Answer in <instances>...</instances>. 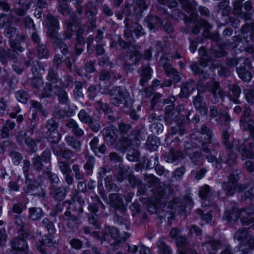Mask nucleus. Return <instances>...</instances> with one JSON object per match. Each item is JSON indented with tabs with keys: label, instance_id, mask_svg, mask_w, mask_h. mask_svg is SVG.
I'll return each mask as SVG.
<instances>
[{
	"label": "nucleus",
	"instance_id": "obj_47",
	"mask_svg": "<svg viewBox=\"0 0 254 254\" xmlns=\"http://www.w3.org/2000/svg\"><path fill=\"white\" fill-rule=\"evenodd\" d=\"M198 132L202 135H205L206 137L204 139H200V140H203L204 141H211L213 137L214 136V133L210 128L208 127L205 125H202L200 128L198 129Z\"/></svg>",
	"mask_w": 254,
	"mask_h": 254
},
{
	"label": "nucleus",
	"instance_id": "obj_21",
	"mask_svg": "<svg viewBox=\"0 0 254 254\" xmlns=\"http://www.w3.org/2000/svg\"><path fill=\"white\" fill-rule=\"evenodd\" d=\"M35 30L34 25L33 23V42L37 44V53L38 56L40 59L48 58L49 53L46 46L43 44H40V38L36 32H34Z\"/></svg>",
	"mask_w": 254,
	"mask_h": 254
},
{
	"label": "nucleus",
	"instance_id": "obj_1",
	"mask_svg": "<svg viewBox=\"0 0 254 254\" xmlns=\"http://www.w3.org/2000/svg\"><path fill=\"white\" fill-rule=\"evenodd\" d=\"M163 103L165 104H168L165 109L164 120L165 125L170 126L174 123L177 125H182L184 122V117L183 115H177L175 110V101L174 96L169 97L166 99H163Z\"/></svg>",
	"mask_w": 254,
	"mask_h": 254
},
{
	"label": "nucleus",
	"instance_id": "obj_13",
	"mask_svg": "<svg viewBox=\"0 0 254 254\" xmlns=\"http://www.w3.org/2000/svg\"><path fill=\"white\" fill-rule=\"evenodd\" d=\"M233 42L231 44V47L233 49H236L240 46L239 51L242 52L246 51L249 53H254V47L253 46L246 47L248 43V39L245 36L242 35H238L234 36L232 38Z\"/></svg>",
	"mask_w": 254,
	"mask_h": 254
},
{
	"label": "nucleus",
	"instance_id": "obj_44",
	"mask_svg": "<svg viewBox=\"0 0 254 254\" xmlns=\"http://www.w3.org/2000/svg\"><path fill=\"white\" fill-rule=\"evenodd\" d=\"M211 206L213 207V209H210L208 213L205 214H203V211L200 209H198L196 210V213L201 217L203 221L207 223L210 222L212 219V212L213 211L217 213H218L220 211V209L216 205L213 204V205Z\"/></svg>",
	"mask_w": 254,
	"mask_h": 254
},
{
	"label": "nucleus",
	"instance_id": "obj_5",
	"mask_svg": "<svg viewBox=\"0 0 254 254\" xmlns=\"http://www.w3.org/2000/svg\"><path fill=\"white\" fill-rule=\"evenodd\" d=\"M111 101L115 106H118L124 101L125 106L129 107L132 101L129 98V94L121 87H116L110 91Z\"/></svg>",
	"mask_w": 254,
	"mask_h": 254
},
{
	"label": "nucleus",
	"instance_id": "obj_8",
	"mask_svg": "<svg viewBox=\"0 0 254 254\" xmlns=\"http://www.w3.org/2000/svg\"><path fill=\"white\" fill-rule=\"evenodd\" d=\"M208 63V57H201L199 64L194 63L191 65V69L193 73L198 76L200 80H205L209 76L210 69H205Z\"/></svg>",
	"mask_w": 254,
	"mask_h": 254
},
{
	"label": "nucleus",
	"instance_id": "obj_29",
	"mask_svg": "<svg viewBox=\"0 0 254 254\" xmlns=\"http://www.w3.org/2000/svg\"><path fill=\"white\" fill-rule=\"evenodd\" d=\"M202 245L209 254H215L222 247L223 244L218 240L211 239L203 243Z\"/></svg>",
	"mask_w": 254,
	"mask_h": 254
},
{
	"label": "nucleus",
	"instance_id": "obj_17",
	"mask_svg": "<svg viewBox=\"0 0 254 254\" xmlns=\"http://www.w3.org/2000/svg\"><path fill=\"white\" fill-rule=\"evenodd\" d=\"M199 196L203 199L202 205L204 206H213V201L211 199L213 191L207 185L200 187L198 192Z\"/></svg>",
	"mask_w": 254,
	"mask_h": 254
},
{
	"label": "nucleus",
	"instance_id": "obj_42",
	"mask_svg": "<svg viewBox=\"0 0 254 254\" xmlns=\"http://www.w3.org/2000/svg\"><path fill=\"white\" fill-rule=\"evenodd\" d=\"M66 126L72 129L71 132L75 136L82 137L84 134L83 130L79 127L77 123L72 119L68 121Z\"/></svg>",
	"mask_w": 254,
	"mask_h": 254
},
{
	"label": "nucleus",
	"instance_id": "obj_57",
	"mask_svg": "<svg viewBox=\"0 0 254 254\" xmlns=\"http://www.w3.org/2000/svg\"><path fill=\"white\" fill-rule=\"evenodd\" d=\"M113 220L115 223L122 226H124L127 230L128 229V220L127 218L119 215L116 212H115Z\"/></svg>",
	"mask_w": 254,
	"mask_h": 254
},
{
	"label": "nucleus",
	"instance_id": "obj_30",
	"mask_svg": "<svg viewBox=\"0 0 254 254\" xmlns=\"http://www.w3.org/2000/svg\"><path fill=\"white\" fill-rule=\"evenodd\" d=\"M138 73L140 76V84L144 86L151 78L152 70L150 66H142L138 69Z\"/></svg>",
	"mask_w": 254,
	"mask_h": 254
},
{
	"label": "nucleus",
	"instance_id": "obj_45",
	"mask_svg": "<svg viewBox=\"0 0 254 254\" xmlns=\"http://www.w3.org/2000/svg\"><path fill=\"white\" fill-rule=\"evenodd\" d=\"M167 207L171 208L170 213H182L185 210V206L182 204L181 200L178 198H176L174 200L168 204Z\"/></svg>",
	"mask_w": 254,
	"mask_h": 254
},
{
	"label": "nucleus",
	"instance_id": "obj_60",
	"mask_svg": "<svg viewBox=\"0 0 254 254\" xmlns=\"http://www.w3.org/2000/svg\"><path fill=\"white\" fill-rule=\"evenodd\" d=\"M160 63L165 70L166 74H169L171 70H173L174 68L171 66L170 60L165 56H163L160 58Z\"/></svg>",
	"mask_w": 254,
	"mask_h": 254
},
{
	"label": "nucleus",
	"instance_id": "obj_6",
	"mask_svg": "<svg viewBox=\"0 0 254 254\" xmlns=\"http://www.w3.org/2000/svg\"><path fill=\"white\" fill-rule=\"evenodd\" d=\"M233 146L240 154L242 160L252 159L254 158L251 143L247 145L245 141L235 139L233 140Z\"/></svg>",
	"mask_w": 254,
	"mask_h": 254
},
{
	"label": "nucleus",
	"instance_id": "obj_18",
	"mask_svg": "<svg viewBox=\"0 0 254 254\" xmlns=\"http://www.w3.org/2000/svg\"><path fill=\"white\" fill-rule=\"evenodd\" d=\"M210 92L212 95L211 100L213 104L219 102L220 99L223 101L226 96L225 92L220 87V83L218 81H212V86L211 87Z\"/></svg>",
	"mask_w": 254,
	"mask_h": 254
},
{
	"label": "nucleus",
	"instance_id": "obj_3",
	"mask_svg": "<svg viewBox=\"0 0 254 254\" xmlns=\"http://www.w3.org/2000/svg\"><path fill=\"white\" fill-rule=\"evenodd\" d=\"M53 94L58 96L60 103L63 104H68L69 103V100L66 91L57 85L53 86L49 82L46 83L45 86L43 89L41 93L39 94V97L40 98H49Z\"/></svg>",
	"mask_w": 254,
	"mask_h": 254
},
{
	"label": "nucleus",
	"instance_id": "obj_24",
	"mask_svg": "<svg viewBox=\"0 0 254 254\" xmlns=\"http://www.w3.org/2000/svg\"><path fill=\"white\" fill-rule=\"evenodd\" d=\"M53 152L56 156H61L62 158L69 160L74 156V151L67 148H59L57 145L53 144L51 146Z\"/></svg>",
	"mask_w": 254,
	"mask_h": 254
},
{
	"label": "nucleus",
	"instance_id": "obj_54",
	"mask_svg": "<svg viewBox=\"0 0 254 254\" xmlns=\"http://www.w3.org/2000/svg\"><path fill=\"white\" fill-rule=\"evenodd\" d=\"M202 80H200L199 79V81H198L197 85V95H202L206 92L207 91H210V88L211 86H212V82H206L205 84L202 83Z\"/></svg>",
	"mask_w": 254,
	"mask_h": 254
},
{
	"label": "nucleus",
	"instance_id": "obj_11",
	"mask_svg": "<svg viewBox=\"0 0 254 254\" xmlns=\"http://www.w3.org/2000/svg\"><path fill=\"white\" fill-rule=\"evenodd\" d=\"M249 228H240L234 234V240L239 241L240 243L238 245L240 251L247 253L249 251V247L247 245L248 239L250 237V234Z\"/></svg>",
	"mask_w": 254,
	"mask_h": 254
},
{
	"label": "nucleus",
	"instance_id": "obj_7",
	"mask_svg": "<svg viewBox=\"0 0 254 254\" xmlns=\"http://www.w3.org/2000/svg\"><path fill=\"white\" fill-rule=\"evenodd\" d=\"M221 119L222 121L221 126L226 127L224 128L221 135L222 143L225 146V149L233 148V142L231 143L229 141L230 133L229 130V124L231 122V118L226 111H223L221 113Z\"/></svg>",
	"mask_w": 254,
	"mask_h": 254
},
{
	"label": "nucleus",
	"instance_id": "obj_59",
	"mask_svg": "<svg viewBox=\"0 0 254 254\" xmlns=\"http://www.w3.org/2000/svg\"><path fill=\"white\" fill-rule=\"evenodd\" d=\"M193 113V111L190 110L185 115H183L185 118L184 123H198L200 121L199 116L198 114H195L191 119L190 118L191 115Z\"/></svg>",
	"mask_w": 254,
	"mask_h": 254
},
{
	"label": "nucleus",
	"instance_id": "obj_34",
	"mask_svg": "<svg viewBox=\"0 0 254 254\" xmlns=\"http://www.w3.org/2000/svg\"><path fill=\"white\" fill-rule=\"evenodd\" d=\"M64 216L67 217V226L69 228H73L78 226L80 224L81 216L75 214H72L71 212L66 210L64 213Z\"/></svg>",
	"mask_w": 254,
	"mask_h": 254
},
{
	"label": "nucleus",
	"instance_id": "obj_49",
	"mask_svg": "<svg viewBox=\"0 0 254 254\" xmlns=\"http://www.w3.org/2000/svg\"><path fill=\"white\" fill-rule=\"evenodd\" d=\"M43 174L45 175V177L47 178L51 184L49 189L57 187L60 180L57 174L50 171H43Z\"/></svg>",
	"mask_w": 254,
	"mask_h": 254
},
{
	"label": "nucleus",
	"instance_id": "obj_12",
	"mask_svg": "<svg viewBox=\"0 0 254 254\" xmlns=\"http://www.w3.org/2000/svg\"><path fill=\"white\" fill-rule=\"evenodd\" d=\"M51 151L49 149H46L41 154V156L34 157L33 160V168L37 171L43 169L45 167V164L48 165L46 166L48 168L50 166Z\"/></svg>",
	"mask_w": 254,
	"mask_h": 254
},
{
	"label": "nucleus",
	"instance_id": "obj_14",
	"mask_svg": "<svg viewBox=\"0 0 254 254\" xmlns=\"http://www.w3.org/2000/svg\"><path fill=\"white\" fill-rule=\"evenodd\" d=\"M108 204L116 210L120 211L122 213H125L127 211L122 195L120 193H111L109 195Z\"/></svg>",
	"mask_w": 254,
	"mask_h": 254
},
{
	"label": "nucleus",
	"instance_id": "obj_9",
	"mask_svg": "<svg viewBox=\"0 0 254 254\" xmlns=\"http://www.w3.org/2000/svg\"><path fill=\"white\" fill-rule=\"evenodd\" d=\"M20 237L15 238L11 241V250L19 254H26L28 252V247L26 239L30 236L27 232L19 234Z\"/></svg>",
	"mask_w": 254,
	"mask_h": 254
},
{
	"label": "nucleus",
	"instance_id": "obj_19",
	"mask_svg": "<svg viewBox=\"0 0 254 254\" xmlns=\"http://www.w3.org/2000/svg\"><path fill=\"white\" fill-rule=\"evenodd\" d=\"M11 49L6 51L8 58L9 61H12L15 63L17 61L18 53L17 52H22L24 50V48L22 47L20 43L17 42L15 40H11L9 43Z\"/></svg>",
	"mask_w": 254,
	"mask_h": 254
},
{
	"label": "nucleus",
	"instance_id": "obj_64",
	"mask_svg": "<svg viewBox=\"0 0 254 254\" xmlns=\"http://www.w3.org/2000/svg\"><path fill=\"white\" fill-rule=\"evenodd\" d=\"M121 145L119 146V150L122 152H124L129 147L134 145L131 139L123 137L120 140Z\"/></svg>",
	"mask_w": 254,
	"mask_h": 254
},
{
	"label": "nucleus",
	"instance_id": "obj_25",
	"mask_svg": "<svg viewBox=\"0 0 254 254\" xmlns=\"http://www.w3.org/2000/svg\"><path fill=\"white\" fill-rule=\"evenodd\" d=\"M193 104L195 109L203 116L207 114L208 107L202 95H197L193 97Z\"/></svg>",
	"mask_w": 254,
	"mask_h": 254
},
{
	"label": "nucleus",
	"instance_id": "obj_56",
	"mask_svg": "<svg viewBox=\"0 0 254 254\" xmlns=\"http://www.w3.org/2000/svg\"><path fill=\"white\" fill-rule=\"evenodd\" d=\"M78 118L83 124H87L93 118L89 112L81 109L78 114Z\"/></svg>",
	"mask_w": 254,
	"mask_h": 254
},
{
	"label": "nucleus",
	"instance_id": "obj_52",
	"mask_svg": "<svg viewBox=\"0 0 254 254\" xmlns=\"http://www.w3.org/2000/svg\"><path fill=\"white\" fill-rule=\"evenodd\" d=\"M159 145V142L156 137L151 136L148 137L146 142V146L148 150L150 151L156 150Z\"/></svg>",
	"mask_w": 254,
	"mask_h": 254
},
{
	"label": "nucleus",
	"instance_id": "obj_40",
	"mask_svg": "<svg viewBox=\"0 0 254 254\" xmlns=\"http://www.w3.org/2000/svg\"><path fill=\"white\" fill-rule=\"evenodd\" d=\"M199 144L198 146L200 147L201 150L205 153H209L211 151V149L208 147V144H211L213 149L220 146V143L216 140L214 136L213 137L211 141H208L206 142L203 140H199Z\"/></svg>",
	"mask_w": 254,
	"mask_h": 254
},
{
	"label": "nucleus",
	"instance_id": "obj_20",
	"mask_svg": "<svg viewBox=\"0 0 254 254\" xmlns=\"http://www.w3.org/2000/svg\"><path fill=\"white\" fill-rule=\"evenodd\" d=\"M30 166V162L27 160L23 161V171L25 178L23 190L26 194L32 195V180L29 178L28 170Z\"/></svg>",
	"mask_w": 254,
	"mask_h": 254
},
{
	"label": "nucleus",
	"instance_id": "obj_4",
	"mask_svg": "<svg viewBox=\"0 0 254 254\" xmlns=\"http://www.w3.org/2000/svg\"><path fill=\"white\" fill-rule=\"evenodd\" d=\"M241 178V173L231 174L228 176V182H224L222 184V189L225 191L227 196L234 194L236 191L242 192L249 186L243 184L237 183Z\"/></svg>",
	"mask_w": 254,
	"mask_h": 254
},
{
	"label": "nucleus",
	"instance_id": "obj_35",
	"mask_svg": "<svg viewBox=\"0 0 254 254\" xmlns=\"http://www.w3.org/2000/svg\"><path fill=\"white\" fill-rule=\"evenodd\" d=\"M190 146L189 144L185 146V150L186 154L194 165H198L201 158L202 157V153L193 151L190 147Z\"/></svg>",
	"mask_w": 254,
	"mask_h": 254
},
{
	"label": "nucleus",
	"instance_id": "obj_63",
	"mask_svg": "<svg viewBox=\"0 0 254 254\" xmlns=\"http://www.w3.org/2000/svg\"><path fill=\"white\" fill-rule=\"evenodd\" d=\"M144 180L145 182V185L149 188L154 187L158 182V179L153 175H145Z\"/></svg>",
	"mask_w": 254,
	"mask_h": 254
},
{
	"label": "nucleus",
	"instance_id": "obj_15",
	"mask_svg": "<svg viewBox=\"0 0 254 254\" xmlns=\"http://www.w3.org/2000/svg\"><path fill=\"white\" fill-rule=\"evenodd\" d=\"M101 133L104 141L108 145H114L118 137V130L113 126L105 127L101 131Z\"/></svg>",
	"mask_w": 254,
	"mask_h": 254
},
{
	"label": "nucleus",
	"instance_id": "obj_23",
	"mask_svg": "<svg viewBox=\"0 0 254 254\" xmlns=\"http://www.w3.org/2000/svg\"><path fill=\"white\" fill-rule=\"evenodd\" d=\"M4 36L9 39V43L11 40H15L17 42H23L25 40L26 37L18 32L16 29L11 26H7L3 32Z\"/></svg>",
	"mask_w": 254,
	"mask_h": 254
},
{
	"label": "nucleus",
	"instance_id": "obj_50",
	"mask_svg": "<svg viewBox=\"0 0 254 254\" xmlns=\"http://www.w3.org/2000/svg\"><path fill=\"white\" fill-rule=\"evenodd\" d=\"M241 33L243 35L251 32L250 38L254 41V20L250 23H245L241 28Z\"/></svg>",
	"mask_w": 254,
	"mask_h": 254
},
{
	"label": "nucleus",
	"instance_id": "obj_32",
	"mask_svg": "<svg viewBox=\"0 0 254 254\" xmlns=\"http://www.w3.org/2000/svg\"><path fill=\"white\" fill-rule=\"evenodd\" d=\"M50 190V196L56 200H63L66 194V189L64 187L51 188Z\"/></svg>",
	"mask_w": 254,
	"mask_h": 254
},
{
	"label": "nucleus",
	"instance_id": "obj_28",
	"mask_svg": "<svg viewBox=\"0 0 254 254\" xmlns=\"http://www.w3.org/2000/svg\"><path fill=\"white\" fill-rule=\"evenodd\" d=\"M84 30L82 28H79L76 33V42L75 45V54L76 56L80 55L84 51L85 41L83 37Z\"/></svg>",
	"mask_w": 254,
	"mask_h": 254
},
{
	"label": "nucleus",
	"instance_id": "obj_55",
	"mask_svg": "<svg viewBox=\"0 0 254 254\" xmlns=\"http://www.w3.org/2000/svg\"><path fill=\"white\" fill-rule=\"evenodd\" d=\"M127 57L128 58V60L132 64L135 65L138 64L141 60L142 54L138 51L135 50L129 52Z\"/></svg>",
	"mask_w": 254,
	"mask_h": 254
},
{
	"label": "nucleus",
	"instance_id": "obj_62",
	"mask_svg": "<svg viewBox=\"0 0 254 254\" xmlns=\"http://www.w3.org/2000/svg\"><path fill=\"white\" fill-rule=\"evenodd\" d=\"M83 84L81 82L76 81L74 83V89L73 90V94L76 99H80L84 97L82 93Z\"/></svg>",
	"mask_w": 254,
	"mask_h": 254
},
{
	"label": "nucleus",
	"instance_id": "obj_48",
	"mask_svg": "<svg viewBox=\"0 0 254 254\" xmlns=\"http://www.w3.org/2000/svg\"><path fill=\"white\" fill-rule=\"evenodd\" d=\"M33 237H34L35 239H37V240L39 241L40 244L43 246L51 247L56 244L52 239V235H50L48 236L45 235L44 237L41 238V232H40L36 233V236H33Z\"/></svg>",
	"mask_w": 254,
	"mask_h": 254
},
{
	"label": "nucleus",
	"instance_id": "obj_58",
	"mask_svg": "<svg viewBox=\"0 0 254 254\" xmlns=\"http://www.w3.org/2000/svg\"><path fill=\"white\" fill-rule=\"evenodd\" d=\"M157 246L160 253L163 254H172L173 251L169 246L167 245L163 240H159L157 242Z\"/></svg>",
	"mask_w": 254,
	"mask_h": 254
},
{
	"label": "nucleus",
	"instance_id": "obj_51",
	"mask_svg": "<svg viewBox=\"0 0 254 254\" xmlns=\"http://www.w3.org/2000/svg\"><path fill=\"white\" fill-rule=\"evenodd\" d=\"M158 161V156L155 155L150 157L149 158L145 159L142 165L146 169H152L155 167Z\"/></svg>",
	"mask_w": 254,
	"mask_h": 254
},
{
	"label": "nucleus",
	"instance_id": "obj_10",
	"mask_svg": "<svg viewBox=\"0 0 254 254\" xmlns=\"http://www.w3.org/2000/svg\"><path fill=\"white\" fill-rule=\"evenodd\" d=\"M240 65L237 66L236 71L239 77L244 82L250 81L252 75L250 71V63L249 60L244 57H241L239 62Z\"/></svg>",
	"mask_w": 254,
	"mask_h": 254
},
{
	"label": "nucleus",
	"instance_id": "obj_22",
	"mask_svg": "<svg viewBox=\"0 0 254 254\" xmlns=\"http://www.w3.org/2000/svg\"><path fill=\"white\" fill-rule=\"evenodd\" d=\"M150 197H154L156 201V207L160 206L164 202V198H166L165 188L164 186H159L154 190H150Z\"/></svg>",
	"mask_w": 254,
	"mask_h": 254
},
{
	"label": "nucleus",
	"instance_id": "obj_36",
	"mask_svg": "<svg viewBox=\"0 0 254 254\" xmlns=\"http://www.w3.org/2000/svg\"><path fill=\"white\" fill-rule=\"evenodd\" d=\"M254 214V206H252L247 210L241 211V221L244 226L248 225L253 223L254 218L251 216Z\"/></svg>",
	"mask_w": 254,
	"mask_h": 254
},
{
	"label": "nucleus",
	"instance_id": "obj_43",
	"mask_svg": "<svg viewBox=\"0 0 254 254\" xmlns=\"http://www.w3.org/2000/svg\"><path fill=\"white\" fill-rule=\"evenodd\" d=\"M31 3L32 0H19L18 3L21 7L15 8V13L20 16L24 15L30 8Z\"/></svg>",
	"mask_w": 254,
	"mask_h": 254
},
{
	"label": "nucleus",
	"instance_id": "obj_33",
	"mask_svg": "<svg viewBox=\"0 0 254 254\" xmlns=\"http://www.w3.org/2000/svg\"><path fill=\"white\" fill-rule=\"evenodd\" d=\"M17 141L20 144L24 143L27 145L30 150L32 149V129L25 132H21L16 137Z\"/></svg>",
	"mask_w": 254,
	"mask_h": 254
},
{
	"label": "nucleus",
	"instance_id": "obj_46",
	"mask_svg": "<svg viewBox=\"0 0 254 254\" xmlns=\"http://www.w3.org/2000/svg\"><path fill=\"white\" fill-rule=\"evenodd\" d=\"M42 182L41 179L40 181H33V195L42 198L45 196V191L42 185Z\"/></svg>",
	"mask_w": 254,
	"mask_h": 254
},
{
	"label": "nucleus",
	"instance_id": "obj_41",
	"mask_svg": "<svg viewBox=\"0 0 254 254\" xmlns=\"http://www.w3.org/2000/svg\"><path fill=\"white\" fill-rule=\"evenodd\" d=\"M169 151L168 154L164 156V160L168 163H173L175 161L182 158L183 153L180 151L174 149L172 147H170Z\"/></svg>",
	"mask_w": 254,
	"mask_h": 254
},
{
	"label": "nucleus",
	"instance_id": "obj_39",
	"mask_svg": "<svg viewBox=\"0 0 254 254\" xmlns=\"http://www.w3.org/2000/svg\"><path fill=\"white\" fill-rule=\"evenodd\" d=\"M67 145L72 148L76 152H80L81 150V143L76 137L68 135L64 138Z\"/></svg>",
	"mask_w": 254,
	"mask_h": 254
},
{
	"label": "nucleus",
	"instance_id": "obj_26",
	"mask_svg": "<svg viewBox=\"0 0 254 254\" xmlns=\"http://www.w3.org/2000/svg\"><path fill=\"white\" fill-rule=\"evenodd\" d=\"M162 24L160 19L153 15H148L144 20V25L151 31H154Z\"/></svg>",
	"mask_w": 254,
	"mask_h": 254
},
{
	"label": "nucleus",
	"instance_id": "obj_2",
	"mask_svg": "<svg viewBox=\"0 0 254 254\" xmlns=\"http://www.w3.org/2000/svg\"><path fill=\"white\" fill-rule=\"evenodd\" d=\"M67 0H59V5L58 6V9L59 12L63 15L66 16L69 15L71 20H65L66 29L64 32L65 39H70L72 37L74 31L72 29L73 23L76 19V16L74 12L68 6L66 3Z\"/></svg>",
	"mask_w": 254,
	"mask_h": 254
},
{
	"label": "nucleus",
	"instance_id": "obj_16",
	"mask_svg": "<svg viewBox=\"0 0 254 254\" xmlns=\"http://www.w3.org/2000/svg\"><path fill=\"white\" fill-rule=\"evenodd\" d=\"M232 148L225 149L219 154L220 164L224 163L230 167H233L236 164L237 155L232 150Z\"/></svg>",
	"mask_w": 254,
	"mask_h": 254
},
{
	"label": "nucleus",
	"instance_id": "obj_38",
	"mask_svg": "<svg viewBox=\"0 0 254 254\" xmlns=\"http://www.w3.org/2000/svg\"><path fill=\"white\" fill-rule=\"evenodd\" d=\"M200 24L205 28L204 35L215 42H217L219 39V34L217 33H210L209 31L212 29V25L206 20L201 21Z\"/></svg>",
	"mask_w": 254,
	"mask_h": 254
},
{
	"label": "nucleus",
	"instance_id": "obj_53",
	"mask_svg": "<svg viewBox=\"0 0 254 254\" xmlns=\"http://www.w3.org/2000/svg\"><path fill=\"white\" fill-rule=\"evenodd\" d=\"M85 13L88 18L89 16L91 17H95L97 13V8L96 4L92 2H88L86 4Z\"/></svg>",
	"mask_w": 254,
	"mask_h": 254
},
{
	"label": "nucleus",
	"instance_id": "obj_61",
	"mask_svg": "<svg viewBox=\"0 0 254 254\" xmlns=\"http://www.w3.org/2000/svg\"><path fill=\"white\" fill-rule=\"evenodd\" d=\"M57 69H54V67H50L48 70L47 75V80L52 83L55 84L58 83L59 78V75L56 71Z\"/></svg>",
	"mask_w": 254,
	"mask_h": 254
},
{
	"label": "nucleus",
	"instance_id": "obj_31",
	"mask_svg": "<svg viewBox=\"0 0 254 254\" xmlns=\"http://www.w3.org/2000/svg\"><path fill=\"white\" fill-rule=\"evenodd\" d=\"M241 216V211L234 207L225 211L224 219L229 223H235Z\"/></svg>",
	"mask_w": 254,
	"mask_h": 254
},
{
	"label": "nucleus",
	"instance_id": "obj_37",
	"mask_svg": "<svg viewBox=\"0 0 254 254\" xmlns=\"http://www.w3.org/2000/svg\"><path fill=\"white\" fill-rule=\"evenodd\" d=\"M195 86V83L193 80L182 83L180 93L181 96L182 97L189 96L194 90Z\"/></svg>",
	"mask_w": 254,
	"mask_h": 254
},
{
	"label": "nucleus",
	"instance_id": "obj_27",
	"mask_svg": "<svg viewBox=\"0 0 254 254\" xmlns=\"http://www.w3.org/2000/svg\"><path fill=\"white\" fill-rule=\"evenodd\" d=\"M241 129L249 132L250 137L254 140V120L252 119H245V117L240 120Z\"/></svg>",
	"mask_w": 254,
	"mask_h": 254
}]
</instances>
